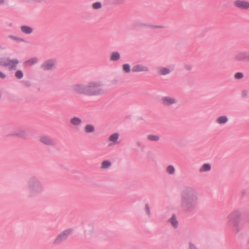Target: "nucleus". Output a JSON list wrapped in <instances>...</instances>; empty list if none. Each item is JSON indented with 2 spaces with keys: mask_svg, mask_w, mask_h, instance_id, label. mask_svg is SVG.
Listing matches in <instances>:
<instances>
[{
  "mask_svg": "<svg viewBox=\"0 0 249 249\" xmlns=\"http://www.w3.org/2000/svg\"><path fill=\"white\" fill-rule=\"evenodd\" d=\"M101 86L100 81H90L88 85L77 83L72 86L73 91L88 96H98L107 93V90Z\"/></svg>",
  "mask_w": 249,
  "mask_h": 249,
  "instance_id": "obj_1",
  "label": "nucleus"
},
{
  "mask_svg": "<svg viewBox=\"0 0 249 249\" xmlns=\"http://www.w3.org/2000/svg\"><path fill=\"white\" fill-rule=\"evenodd\" d=\"M198 200V195L194 190H185L181 196V206L188 211H191L196 208Z\"/></svg>",
  "mask_w": 249,
  "mask_h": 249,
  "instance_id": "obj_2",
  "label": "nucleus"
},
{
  "mask_svg": "<svg viewBox=\"0 0 249 249\" xmlns=\"http://www.w3.org/2000/svg\"><path fill=\"white\" fill-rule=\"evenodd\" d=\"M241 214L238 212H234L229 214L227 217L228 223L234 230L238 231V225L240 221Z\"/></svg>",
  "mask_w": 249,
  "mask_h": 249,
  "instance_id": "obj_3",
  "label": "nucleus"
},
{
  "mask_svg": "<svg viewBox=\"0 0 249 249\" xmlns=\"http://www.w3.org/2000/svg\"><path fill=\"white\" fill-rule=\"evenodd\" d=\"M18 61L16 59H10L7 58H0V66L8 68L10 70L16 69Z\"/></svg>",
  "mask_w": 249,
  "mask_h": 249,
  "instance_id": "obj_4",
  "label": "nucleus"
},
{
  "mask_svg": "<svg viewBox=\"0 0 249 249\" xmlns=\"http://www.w3.org/2000/svg\"><path fill=\"white\" fill-rule=\"evenodd\" d=\"M233 5L241 10L249 9V1L246 0H235L233 1Z\"/></svg>",
  "mask_w": 249,
  "mask_h": 249,
  "instance_id": "obj_5",
  "label": "nucleus"
},
{
  "mask_svg": "<svg viewBox=\"0 0 249 249\" xmlns=\"http://www.w3.org/2000/svg\"><path fill=\"white\" fill-rule=\"evenodd\" d=\"M72 233V231L70 229L67 230L59 234L54 240L55 244H58L60 242L65 240Z\"/></svg>",
  "mask_w": 249,
  "mask_h": 249,
  "instance_id": "obj_6",
  "label": "nucleus"
},
{
  "mask_svg": "<svg viewBox=\"0 0 249 249\" xmlns=\"http://www.w3.org/2000/svg\"><path fill=\"white\" fill-rule=\"evenodd\" d=\"M120 135L117 132L111 134L107 139V142L109 146L116 145L119 143Z\"/></svg>",
  "mask_w": 249,
  "mask_h": 249,
  "instance_id": "obj_7",
  "label": "nucleus"
},
{
  "mask_svg": "<svg viewBox=\"0 0 249 249\" xmlns=\"http://www.w3.org/2000/svg\"><path fill=\"white\" fill-rule=\"evenodd\" d=\"M55 60L50 59L45 61L41 67L44 70H50L55 68Z\"/></svg>",
  "mask_w": 249,
  "mask_h": 249,
  "instance_id": "obj_8",
  "label": "nucleus"
},
{
  "mask_svg": "<svg viewBox=\"0 0 249 249\" xmlns=\"http://www.w3.org/2000/svg\"><path fill=\"white\" fill-rule=\"evenodd\" d=\"M41 188L40 184L36 180H32L29 182V188L31 192L38 191Z\"/></svg>",
  "mask_w": 249,
  "mask_h": 249,
  "instance_id": "obj_9",
  "label": "nucleus"
},
{
  "mask_svg": "<svg viewBox=\"0 0 249 249\" xmlns=\"http://www.w3.org/2000/svg\"><path fill=\"white\" fill-rule=\"evenodd\" d=\"M177 102L176 98L169 96H164L161 99V103L165 106H170L176 103Z\"/></svg>",
  "mask_w": 249,
  "mask_h": 249,
  "instance_id": "obj_10",
  "label": "nucleus"
},
{
  "mask_svg": "<svg viewBox=\"0 0 249 249\" xmlns=\"http://www.w3.org/2000/svg\"><path fill=\"white\" fill-rule=\"evenodd\" d=\"M235 58L238 61H249V52H239L236 54Z\"/></svg>",
  "mask_w": 249,
  "mask_h": 249,
  "instance_id": "obj_11",
  "label": "nucleus"
},
{
  "mask_svg": "<svg viewBox=\"0 0 249 249\" xmlns=\"http://www.w3.org/2000/svg\"><path fill=\"white\" fill-rule=\"evenodd\" d=\"M39 141L47 145H53L54 144V142L48 136L43 135L40 137Z\"/></svg>",
  "mask_w": 249,
  "mask_h": 249,
  "instance_id": "obj_12",
  "label": "nucleus"
},
{
  "mask_svg": "<svg viewBox=\"0 0 249 249\" xmlns=\"http://www.w3.org/2000/svg\"><path fill=\"white\" fill-rule=\"evenodd\" d=\"M132 71L134 72L148 71H149V69L145 66L139 64L134 66L133 67Z\"/></svg>",
  "mask_w": 249,
  "mask_h": 249,
  "instance_id": "obj_13",
  "label": "nucleus"
},
{
  "mask_svg": "<svg viewBox=\"0 0 249 249\" xmlns=\"http://www.w3.org/2000/svg\"><path fill=\"white\" fill-rule=\"evenodd\" d=\"M228 118L226 116H220L215 120V122L218 124L221 125L225 124L228 122Z\"/></svg>",
  "mask_w": 249,
  "mask_h": 249,
  "instance_id": "obj_14",
  "label": "nucleus"
},
{
  "mask_svg": "<svg viewBox=\"0 0 249 249\" xmlns=\"http://www.w3.org/2000/svg\"><path fill=\"white\" fill-rule=\"evenodd\" d=\"M38 62V59L37 57H32L25 61L24 64L26 66H31L36 64Z\"/></svg>",
  "mask_w": 249,
  "mask_h": 249,
  "instance_id": "obj_15",
  "label": "nucleus"
},
{
  "mask_svg": "<svg viewBox=\"0 0 249 249\" xmlns=\"http://www.w3.org/2000/svg\"><path fill=\"white\" fill-rule=\"evenodd\" d=\"M211 169V165L210 164L204 163L200 167L199 171L200 173H204L210 171Z\"/></svg>",
  "mask_w": 249,
  "mask_h": 249,
  "instance_id": "obj_16",
  "label": "nucleus"
},
{
  "mask_svg": "<svg viewBox=\"0 0 249 249\" xmlns=\"http://www.w3.org/2000/svg\"><path fill=\"white\" fill-rule=\"evenodd\" d=\"M13 135L21 138H25L27 136V134L26 131L22 129H18L15 130Z\"/></svg>",
  "mask_w": 249,
  "mask_h": 249,
  "instance_id": "obj_17",
  "label": "nucleus"
},
{
  "mask_svg": "<svg viewBox=\"0 0 249 249\" xmlns=\"http://www.w3.org/2000/svg\"><path fill=\"white\" fill-rule=\"evenodd\" d=\"M71 124L75 126H79L82 124V120L78 117H73L70 120Z\"/></svg>",
  "mask_w": 249,
  "mask_h": 249,
  "instance_id": "obj_18",
  "label": "nucleus"
},
{
  "mask_svg": "<svg viewBox=\"0 0 249 249\" xmlns=\"http://www.w3.org/2000/svg\"><path fill=\"white\" fill-rule=\"evenodd\" d=\"M147 139L150 142H158L160 140V136L155 134H149L147 136Z\"/></svg>",
  "mask_w": 249,
  "mask_h": 249,
  "instance_id": "obj_19",
  "label": "nucleus"
},
{
  "mask_svg": "<svg viewBox=\"0 0 249 249\" xmlns=\"http://www.w3.org/2000/svg\"><path fill=\"white\" fill-rule=\"evenodd\" d=\"M94 130V126L91 124H87L84 127V131L87 133H92Z\"/></svg>",
  "mask_w": 249,
  "mask_h": 249,
  "instance_id": "obj_20",
  "label": "nucleus"
},
{
  "mask_svg": "<svg viewBox=\"0 0 249 249\" xmlns=\"http://www.w3.org/2000/svg\"><path fill=\"white\" fill-rule=\"evenodd\" d=\"M170 72V70L169 69L167 68H160L158 70V73L160 75H164L169 73Z\"/></svg>",
  "mask_w": 249,
  "mask_h": 249,
  "instance_id": "obj_21",
  "label": "nucleus"
},
{
  "mask_svg": "<svg viewBox=\"0 0 249 249\" xmlns=\"http://www.w3.org/2000/svg\"><path fill=\"white\" fill-rule=\"evenodd\" d=\"M21 30L22 32L27 34H31L33 32V29L31 27L26 26H21Z\"/></svg>",
  "mask_w": 249,
  "mask_h": 249,
  "instance_id": "obj_22",
  "label": "nucleus"
},
{
  "mask_svg": "<svg viewBox=\"0 0 249 249\" xmlns=\"http://www.w3.org/2000/svg\"><path fill=\"white\" fill-rule=\"evenodd\" d=\"M120 58V53L118 52H113L110 55V59L111 61H117Z\"/></svg>",
  "mask_w": 249,
  "mask_h": 249,
  "instance_id": "obj_23",
  "label": "nucleus"
},
{
  "mask_svg": "<svg viewBox=\"0 0 249 249\" xmlns=\"http://www.w3.org/2000/svg\"><path fill=\"white\" fill-rule=\"evenodd\" d=\"M111 165V163L110 161L107 160H104L101 163V168L103 169H107L110 167Z\"/></svg>",
  "mask_w": 249,
  "mask_h": 249,
  "instance_id": "obj_24",
  "label": "nucleus"
},
{
  "mask_svg": "<svg viewBox=\"0 0 249 249\" xmlns=\"http://www.w3.org/2000/svg\"><path fill=\"white\" fill-rule=\"evenodd\" d=\"M166 171L168 174L173 175L175 172V167L173 165H168L166 168Z\"/></svg>",
  "mask_w": 249,
  "mask_h": 249,
  "instance_id": "obj_25",
  "label": "nucleus"
},
{
  "mask_svg": "<svg viewBox=\"0 0 249 249\" xmlns=\"http://www.w3.org/2000/svg\"><path fill=\"white\" fill-rule=\"evenodd\" d=\"M170 222L173 227H177L178 226V222L175 216H172L170 218Z\"/></svg>",
  "mask_w": 249,
  "mask_h": 249,
  "instance_id": "obj_26",
  "label": "nucleus"
},
{
  "mask_svg": "<svg viewBox=\"0 0 249 249\" xmlns=\"http://www.w3.org/2000/svg\"><path fill=\"white\" fill-rule=\"evenodd\" d=\"M92 7L94 9H98L101 8L102 4L100 2H96L92 4Z\"/></svg>",
  "mask_w": 249,
  "mask_h": 249,
  "instance_id": "obj_27",
  "label": "nucleus"
},
{
  "mask_svg": "<svg viewBox=\"0 0 249 249\" xmlns=\"http://www.w3.org/2000/svg\"><path fill=\"white\" fill-rule=\"evenodd\" d=\"M123 69L125 72L127 73L130 71V66L127 64H125L123 65Z\"/></svg>",
  "mask_w": 249,
  "mask_h": 249,
  "instance_id": "obj_28",
  "label": "nucleus"
},
{
  "mask_svg": "<svg viewBox=\"0 0 249 249\" xmlns=\"http://www.w3.org/2000/svg\"><path fill=\"white\" fill-rule=\"evenodd\" d=\"M23 73L21 71H18L15 73V76L18 79H20L23 77Z\"/></svg>",
  "mask_w": 249,
  "mask_h": 249,
  "instance_id": "obj_29",
  "label": "nucleus"
},
{
  "mask_svg": "<svg viewBox=\"0 0 249 249\" xmlns=\"http://www.w3.org/2000/svg\"><path fill=\"white\" fill-rule=\"evenodd\" d=\"M243 75L241 72L236 73L234 75V77L236 79H241L243 77Z\"/></svg>",
  "mask_w": 249,
  "mask_h": 249,
  "instance_id": "obj_30",
  "label": "nucleus"
},
{
  "mask_svg": "<svg viewBox=\"0 0 249 249\" xmlns=\"http://www.w3.org/2000/svg\"><path fill=\"white\" fill-rule=\"evenodd\" d=\"M10 37L11 38H13V39H14L15 40H19V41H23V39H22L21 38H19L17 36H10Z\"/></svg>",
  "mask_w": 249,
  "mask_h": 249,
  "instance_id": "obj_31",
  "label": "nucleus"
},
{
  "mask_svg": "<svg viewBox=\"0 0 249 249\" xmlns=\"http://www.w3.org/2000/svg\"><path fill=\"white\" fill-rule=\"evenodd\" d=\"M145 210H146L147 214L149 215L150 214V210H149V206L147 204H146L145 205Z\"/></svg>",
  "mask_w": 249,
  "mask_h": 249,
  "instance_id": "obj_32",
  "label": "nucleus"
},
{
  "mask_svg": "<svg viewBox=\"0 0 249 249\" xmlns=\"http://www.w3.org/2000/svg\"><path fill=\"white\" fill-rule=\"evenodd\" d=\"M242 94L243 96H247L248 94V92L246 90H244L242 92Z\"/></svg>",
  "mask_w": 249,
  "mask_h": 249,
  "instance_id": "obj_33",
  "label": "nucleus"
},
{
  "mask_svg": "<svg viewBox=\"0 0 249 249\" xmlns=\"http://www.w3.org/2000/svg\"><path fill=\"white\" fill-rule=\"evenodd\" d=\"M5 77V75L3 73L0 71V78H4Z\"/></svg>",
  "mask_w": 249,
  "mask_h": 249,
  "instance_id": "obj_34",
  "label": "nucleus"
},
{
  "mask_svg": "<svg viewBox=\"0 0 249 249\" xmlns=\"http://www.w3.org/2000/svg\"><path fill=\"white\" fill-rule=\"evenodd\" d=\"M5 3V0H0V5L3 4Z\"/></svg>",
  "mask_w": 249,
  "mask_h": 249,
  "instance_id": "obj_35",
  "label": "nucleus"
},
{
  "mask_svg": "<svg viewBox=\"0 0 249 249\" xmlns=\"http://www.w3.org/2000/svg\"><path fill=\"white\" fill-rule=\"evenodd\" d=\"M153 27H156V28H161L160 26H154Z\"/></svg>",
  "mask_w": 249,
  "mask_h": 249,
  "instance_id": "obj_36",
  "label": "nucleus"
},
{
  "mask_svg": "<svg viewBox=\"0 0 249 249\" xmlns=\"http://www.w3.org/2000/svg\"><path fill=\"white\" fill-rule=\"evenodd\" d=\"M0 49H1V47H0Z\"/></svg>",
  "mask_w": 249,
  "mask_h": 249,
  "instance_id": "obj_37",
  "label": "nucleus"
}]
</instances>
